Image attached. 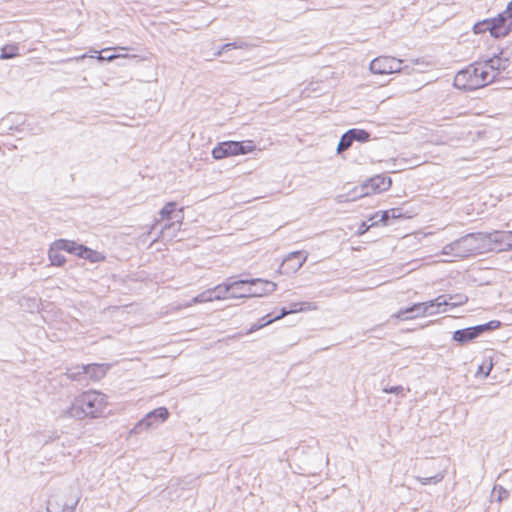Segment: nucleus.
<instances>
[{
	"label": "nucleus",
	"instance_id": "f257e3e1",
	"mask_svg": "<svg viewBox=\"0 0 512 512\" xmlns=\"http://www.w3.org/2000/svg\"><path fill=\"white\" fill-rule=\"evenodd\" d=\"M106 407V395L95 390H90L83 392L73 400L66 410V415L79 420L87 417L97 418L103 415Z\"/></svg>",
	"mask_w": 512,
	"mask_h": 512
},
{
	"label": "nucleus",
	"instance_id": "f03ea898",
	"mask_svg": "<svg viewBox=\"0 0 512 512\" xmlns=\"http://www.w3.org/2000/svg\"><path fill=\"white\" fill-rule=\"evenodd\" d=\"M494 82V75L482 62L468 65L457 72L453 85L459 90L472 91Z\"/></svg>",
	"mask_w": 512,
	"mask_h": 512
},
{
	"label": "nucleus",
	"instance_id": "7ed1b4c3",
	"mask_svg": "<svg viewBox=\"0 0 512 512\" xmlns=\"http://www.w3.org/2000/svg\"><path fill=\"white\" fill-rule=\"evenodd\" d=\"M481 232L469 233L455 241L446 244L441 251L442 255L467 258L482 254Z\"/></svg>",
	"mask_w": 512,
	"mask_h": 512
},
{
	"label": "nucleus",
	"instance_id": "20e7f679",
	"mask_svg": "<svg viewBox=\"0 0 512 512\" xmlns=\"http://www.w3.org/2000/svg\"><path fill=\"white\" fill-rule=\"evenodd\" d=\"M489 32L494 38H502L508 36L512 32V24H506L503 16H496L479 21L473 25V32L481 34Z\"/></svg>",
	"mask_w": 512,
	"mask_h": 512
},
{
	"label": "nucleus",
	"instance_id": "39448f33",
	"mask_svg": "<svg viewBox=\"0 0 512 512\" xmlns=\"http://www.w3.org/2000/svg\"><path fill=\"white\" fill-rule=\"evenodd\" d=\"M501 326V322L498 320H491L487 323L467 327L464 329H458L454 331L452 339L460 345H465L470 341L478 338L486 332H490L498 329Z\"/></svg>",
	"mask_w": 512,
	"mask_h": 512
},
{
	"label": "nucleus",
	"instance_id": "423d86ee",
	"mask_svg": "<svg viewBox=\"0 0 512 512\" xmlns=\"http://www.w3.org/2000/svg\"><path fill=\"white\" fill-rule=\"evenodd\" d=\"M510 231H493L491 233L481 232L482 253L491 251H511L509 242Z\"/></svg>",
	"mask_w": 512,
	"mask_h": 512
},
{
	"label": "nucleus",
	"instance_id": "0eeeda50",
	"mask_svg": "<svg viewBox=\"0 0 512 512\" xmlns=\"http://www.w3.org/2000/svg\"><path fill=\"white\" fill-rule=\"evenodd\" d=\"M253 148L252 141H225L213 148L212 156L214 159L220 160L228 156L247 154Z\"/></svg>",
	"mask_w": 512,
	"mask_h": 512
},
{
	"label": "nucleus",
	"instance_id": "6e6552de",
	"mask_svg": "<svg viewBox=\"0 0 512 512\" xmlns=\"http://www.w3.org/2000/svg\"><path fill=\"white\" fill-rule=\"evenodd\" d=\"M169 417V411L166 407H158L150 411L131 429L130 434H140L150 428L157 427Z\"/></svg>",
	"mask_w": 512,
	"mask_h": 512
},
{
	"label": "nucleus",
	"instance_id": "1a4fd4ad",
	"mask_svg": "<svg viewBox=\"0 0 512 512\" xmlns=\"http://www.w3.org/2000/svg\"><path fill=\"white\" fill-rule=\"evenodd\" d=\"M258 282H260V278L234 280L233 277H229L225 282L210 288L213 301L228 299V293L231 290H234L235 288L240 289L246 284L255 286Z\"/></svg>",
	"mask_w": 512,
	"mask_h": 512
},
{
	"label": "nucleus",
	"instance_id": "9d476101",
	"mask_svg": "<svg viewBox=\"0 0 512 512\" xmlns=\"http://www.w3.org/2000/svg\"><path fill=\"white\" fill-rule=\"evenodd\" d=\"M403 61L391 56H379L370 63V71L374 74H391L402 70Z\"/></svg>",
	"mask_w": 512,
	"mask_h": 512
},
{
	"label": "nucleus",
	"instance_id": "9b49d317",
	"mask_svg": "<svg viewBox=\"0 0 512 512\" xmlns=\"http://www.w3.org/2000/svg\"><path fill=\"white\" fill-rule=\"evenodd\" d=\"M392 180L390 177L384 175H376L367 180L361 186V193L359 197L369 195L370 193H381L388 190L391 187Z\"/></svg>",
	"mask_w": 512,
	"mask_h": 512
},
{
	"label": "nucleus",
	"instance_id": "f8f14e48",
	"mask_svg": "<svg viewBox=\"0 0 512 512\" xmlns=\"http://www.w3.org/2000/svg\"><path fill=\"white\" fill-rule=\"evenodd\" d=\"M307 260V253L303 251L291 252L280 266L281 274H293L297 272Z\"/></svg>",
	"mask_w": 512,
	"mask_h": 512
},
{
	"label": "nucleus",
	"instance_id": "ddd939ff",
	"mask_svg": "<svg viewBox=\"0 0 512 512\" xmlns=\"http://www.w3.org/2000/svg\"><path fill=\"white\" fill-rule=\"evenodd\" d=\"M258 284H262L264 286L263 292L249 289L246 293L237 294L233 290H231L228 293V298L240 299V298H250V297H262L264 295H268V294L274 292L277 288L276 283L268 281V280L260 279V282H258L257 285Z\"/></svg>",
	"mask_w": 512,
	"mask_h": 512
},
{
	"label": "nucleus",
	"instance_id": "4468645a",
	"mask_svg": "<svg viewBox=\"0 0 512 512\" xmlns=\"http://www.w3.org/2000/svg\"><path fill=\"white\" fill-rule=\"evenodd\" d=\"M427 316V307L425 302L415 303L407 308L400 309L392 317L400 320H409L417 317Z\"/></svg>",
	"mask_w": 512,
	"mask_h": 512
},
{
	"label": "nucleus",
	"instance_id": "2eb2a0df",
	"mask_svg": "<svg viewBox=\"0 0 512 512\" xmlns=\"http://www.w3.org/2000/svg\"><path fill=\"white\" fill-rule=\"evenodd\" d=\"M485 67L488 68L489 71H492V74L494 75V82L497 80V76L504 70L507 69L509 64L504 62L498 54L494 55L493 57L485 60L482 62Z\"/></svg>",
	"mask_w": 512,
	"mask_h": 512
},
{
	"label": "nucleus",
	"instance_id": "dca6fc26",
	"mask_svg": "<svg viewBox=\"0 0 512 512\" xmlns=\"http://www.w3.org/2000/svg\"><path fill=\"white\" fill-rule=\"evenodd\" d=\"M83 369L86 371V376L95 381L103 378L107 370L103 364H87Z\"/></svg>",
	"mask_w": 512,
	"mask_h": 512
},
{
	"label": "nucleus",
	"instance_id": "f3484780",
	"mask_svg": "<svg viewBox=\"0 0 512 512\" xmlns=\"http://www.w3.org/2000/svg\"><path fill=\"white\" fill-rule=\"evenodd\" d=\"M78 500L68 504L66 502H59L56 499H49L46 507V512H64L65 509H70L74 512Z\"/></svg>",
	"mask_w": 512,
	"mask_h": 512
},
{
	"label": "nucleus",
	"instance_id": "a211bd4d",
	"mask_svg": "<svg viewBox=\"0 0 512 512\" xmlns=\"http://www.w3.org/2000/svg\"><path fill=\"white\" fill-rule=\"evenodd\" d=\"M78 257L88 260L91 263H97L105 259L100 252L92 250L85 245H82L81 251L78 252Z\"/></svg>",
	"mask_w": 512,
	"mask_h": 512
},
{
	"label": "nucleus",
	"instance_id": "6ab92c4d",
	"mask_svg": "<svg viewBox=\"0 0 512 512\" xmlns=\"http://www.w3.org/2000/svg\"><path fill=\"white\" fill-rule=\"evenodd\" d=\"M448 305V300L446 295H440L437 298L425 302V307H427V315H434L439 312L440 307Z\"/></svg>",
	"mask_w": 512,
	"mask_h": 512
},
{
	"label": "nucleus",
	"instance_id": "aec40b11",
	"mask_svg": "<svg viewBox=\"0 0 512 512\" xmlns=\"http://www.w3.org/2000/svg\"><path fill=\"white\" fill-rule=\"evenodd\" d=\"M56 247L78 256V252L81 251L82 244H78L71 240L59 239L56 241Z\"/></svg>",
	"mask_w": 512,
	"mask_h": 512
},
{
	"label": "nucleus",
	"instance_id": "412c9836",
	"mask_svg": "<svg viewBox=\"0 0 512 512\" xmlns=\"http://www.w3.org/2000/svg\"><path fill=\"white\" fill-rule=\"evenodd\" d=\"M172 218H174L176 221L172 222V223H169V224H166L162 228V230H161L162 234H164L165 231L170 230L172 228L177 230V231L180 229V226H181V224L183 222V219H184V208L181 207L177 211L175 210V212L172 215Z\"/></svg>",
	"mask_w": 512,
	"mask_h": 512
},
{
	"label": "nucleus",
	"instance_id": "4be33fe9",
	"mask_svg": "<svg viewBox=\"0 0 512 512\" xmlns=\"http://www.w3.org/2000/svg\"><path fill=\"white\" fill-rule=\"evenodd\" d=\"M62 249L56 247V241L49 250V259L52 265L62 266L65 262V256L60 252Z\"/></svg>",
	"mask_w": 512,
	"mask_h": 512
},
{
	"label": "nucleus",
	"instance_id": "5701e85b",
	"mask_svg": "<svg viewBox=\"0 0 512 512\" xmlns=\"http://www.w3.org/2000/svg\"><path fill=\"white\" fill-rule=\"evenodd\" d=\"M402 217L401 209L392 208L390 210L382 211L378 216V223L382 222L384 225L389 224V219H397Z\"/></svg>",
	"mask_w": 512,
	"mask_h": 512
},
{
	"label": "nucleus",
	"instance_id": "b1692460",
	"mask_svg": "<svg viewBox=\"0 0 512 512\" xmlns=\"http://www.w3.org/2000/svg\"><path fill=\"white\" fill-rule=\"evenodd\" d=\"M349 135L352 137L353 142L358 141L365 143L370 139V133L363 129L352 128L348 130Z\"/></svg>",
	"mask_w": 512,
	"mask_h": 512
},
{
	"label": "nucleus",
	"instance_id": "393cba45",
	"mask_svg": "<svg viewBox=\"0 0 512 512\" xmlns=\"http://www.w3.org/2000/svg\"><path fill=\"white\" fill-rule=\"evenodd\" d=\"M84 365L69 368L66 375L73 381H81L86 376V371H83Z\"/></svg>",
	"mask_w": 512,
	"mask_h": 512
},
{
	"label": "nucleus",
	"instance_id": "a878e982",
	"mask_svg": "<svg viewBox=\"0 0 512 512\" xmlns=\"http://www.w3.org/2000/svg\"><path fill=\"white\" fill-rule=\"evenodd\" d=\"M445 476V471H440L433 476L429 477H416L417 481H419L422 485H431L437 484L441 482Z\"/></svg>",
	"mask_w": 512,
	"mask_h": 512
},
{
	"label": "nucleus",
	"instance_id": "bb28decb",
	"mask_svg": "<svg viewBox=\"0 0 512 512\" xmlns=\"http://www.w3.org/2000/svg\"><path fill=\"white\" fill-rule=\"evenodd\" d=\"M213 301V297H212V292H211V289H207L206 291L200 293L199 295L195 296L194 298L191 299V301L187 304V306H191L193 304H198V303H206V302H212Z\"/></svg>",
	"mask_w": 512,
	"mask_h": 512
},
{
	"label": "nucleus",
	"instance_id": "cd10ccee",
	"mask_svg": "<svg viewBox=\"0 0 512 512\" xmlns=\"http://www.w3.org/2000/svg\"><path fill=\"white\" fill-rule=\"evenodd\" d=\"M352 144H353L352 137L349 135V132L347 131L342 135V137L338 143L337 152L342 153V152L348 150Z\"/></svg>",
	"mask_w": 512,
	"mask_h": 512
},
{
	"label": "nucleus",
	"instance_id": "c85d7f7f",
	"mask_svg": "<svg viewBox=\"0 0 512 512\" xmlns=\"http://www.w3.org/2000/svg\"><path fill=\"white\" fill-rule=\"evenodd\" d=\"M18 55L17 45H6L2 48L0 59H11Z\"/></svg>",
	"mask_w": 512,
	"mask_h": 512
},
{
	"label": "nucleus",
	"instance_id": "c756f323",
	"mask_svg": "<svg viewBox=\"0 0 512 512\" xmlns=\"http://www.w3.org/2000/svg\"><path fill=\"white\" fill-rule=\"evenodd\" d=\"M175 208H176V202L166 203L165 206L159 212L161 220L171 219L173 213L175 212Z\"/></svg>",
	"mask_w": 512,
	"mask_h": 512
},
{
	"label": "nucleus",
	"instance_id": "7c9ffc66",
	"mask_svg": "<svg viewBox=\"0 0 512 512\" xmlns=\"http://www.w3.org/2000/svg\"><path fill=\"white\" fill-rule=\"evenodd\" d=\"M448 300V305L451 306H459L465 304L468 301V297L464 294H456L450 295Z\"/></svg>",
	"mask_w": 512,
	"mask_h": 512
},
{
	"label": "nucleus",
	"instance_id": "2f4dec72",
	"mask_svg": "<svg viewBox=\"0 0 512 512\" xmlns=\"http://www.w3.org/2000/svg\"><path fill=\"white\" fill-rule=\"evenodd\" d=\"M493 495L497 494V500L499 502H502L505 499L509 498L510 492L502 487L501 485H495L492 491Z\"/></svg>",
	"mask_w": 512,
	"mask_h": 512
},
{
	"label": "nucleus",
	"instance_id": "473e14b6",
	"mask_svg": "<svg viewBox=\"0 0 512 512\" xmlns=\"http://www.w3.org/2000/svg\"><path fill=\"white\" fill-rule=\"evenodd\" d=\"M498 56H500L504 62L509 64L510 60L512 59V43L501 49V51L498 53Z\"/></svg>",
	"mask_w": 512,
	"mask_h": 512
},
{
	"label": "nucleus",
	"instance_id": "72a5a7b5",
	"mask_svg": "<svg viewBox=\"0 0 512 512\" xmlns=\"http://www.w3.org/2000/svg\"><path fill=\"white\" fill-rule=\"evenodd\" d=\"M378 216H379V213H376L375 215H373L372 217H370V221H371V224L370 225H367L366 222H362L361 226L359 227V234H363L364 232H366L370 227H373L375 225L378 224Z\"/></svg>",
	"mask_w": 512,
	"mask_h": 512
},
{
	"label": "nucleus",
	"instance_id": "f704fd0d",
	"mask_svg": "<svg viewBox=\"0 0 512 512\" xmlns=\"http://www.w3.org/2000/svg\"><path fill=\"white\" fill-rule=\"evenodd\" d=\"M498 16H503L506 24H512V0L507 4L506 9L499 13Z\"/></svg>",
	"mask_w": 512,
	"mask_h": 512
},
{
	"label": "nucleus",
	"instance_id": "c9c22d12",
	"mask_svg": "<svg viewBox=\"0 0 512 512\" xmlns=\"http://www.w3.org/2000/svg\"><path fill=\"white\" fill-rule=\"evenodd\" d=\"M246 43L240 41V42H232V43H226L224 45H222V50H229L231 48L233 49H242L244 47H246Z\"/></svg>",
	"mask_w": 512,
	"mask_h": 512
},
{
	"label": "nucleus",
	"instance_id": "e433bc0d",
	"mask_svg": "<svg viewBox=\"0 0 512 512\" xmlns=\"http://www.w3.org/2000/svg\"><path fill=\"white\" fill-rule=\"evenodd\" d=\"M403 390H404V388L401 385L392 386V387H386V388L383 389V391L385 393H392V394H396V395L402 393Z\"/></svg>",
	"mask_w": 512,
	"mask_h": 512
},
{
	"label": "nucleus",
	"instance_id": "4c0bfd02",
	"mask_svg": "<svg viewBox=\"0 0 512 512\" xmlns=\"http://www.w3.org/2000/svg\"><path fill=\"white\" fill-rule=\"evenodd\" d=\"M493 364L490 362L487 367L484 364L480 365L477 371V374H483L484 377H487L492 370Z\"/></svg>",
	"mask_w": 512,
	"mask_h": 512
},
{
	"label": "nucleus",
	"instance_id": "58836bf2",
	"mask_svg": "<svg viewBox=\"0 0 512 512\" xmlns=\"http://www.w3.org/2000/svg\"><path fill=\"white\" fill-rule=\"evenodd\" d=\"M290 313H291L290 309L287 310L286 308H282L281 313L279 315L275 316L273 319H274V321L281 319L282 317H284Z\"/></svg>",
	"mask_w": 512,
	"mask_h": 512
},
{
	"label": "nucleus",
	"instance_id": "ea45409f",
	"mask_svg": "<svg viewBox=\"0 0 512 512\" xmlns=\"http://www.w3.org/2000/svg\"><path fill=\"white\" fill-rule=\"evenodd\" d=\"M301 305H302L301 303H293V304H291V307H290L291 313L301 311L302 310V308L300 307Z\"/></svg>",
	"mask_w": 512,
	"mask_h": 512
},
{
	"label": "nucleus",
	"instance_id": "a19ab883",
	"mask_svg": "<svg viewBox=\"0 0 512 512\" xmlns=\"http://www.w3.org/2000/svg\"><path fill=\"white\" fill-rule=\"evenodd\" d=\"M272 322H274V319H268V320L264 321V323H261L258 321V323H256V324H257L258 328L261 329V328L269 325Z\"/></svg>",
	"mask_w": 512,
	"mask_h": 512
},
{
	"label": "nucleus",
	"instance_id": "79ce46f5",
	"mask_svg": "<svg viewBox=\"0 0 512 512\" xmlns=\"http://www.w3.org/2000/svg\"><path fill=\"white\" fill-rule=\"evenodd\" d=\"M257 330H259V328H258L257 324L255 323V324H253V325L248 329V331L246 332V334H251V333H253V332L257 331Z\"/></svg>",
	"mask_w": 512,
	"mask_h": 512
},
{
	"label": "nucleus",
	"instance_id": "37998d69",
	"mask_svg": "<svg viewBox=\"0 0 512 512\" xmlns=\"http://www.w3.org/2000/svg\"><path fill=\"white\" fill-rule=\"evenodd\" d=\"M251 286H252V287H254V289H253V290H257V291H259V292H261V291L263 292V288H264V286H263L262 284H258V285H255V286H254V285H251Z\"/></svg>",
	"mask_w": 512,
	"mask_h": 512
},
{
	"label": "nucleus",
	"instance_id": "c03bdc74",
	"mask_svg": "<svg viewBox=\"0 0 512 512\" xmlns=\"http://www.w3.org/2000/svg\"><path fill=\"white\" fill-rule=\"evenodd\" d=\"M268 319H271L269 314H267V315L263 316L261 319H259V322L264 323V321H266Z\"/></svg>",
	"mask_w": 512,
	"mask_h": 512
},
{
	"label": "nucleus",
	"instance_id": "a18cd8bd",
	"mask_svg": "<svg viewBox=\"0 0 512 512\" xmlns=\"http://www.w3.org/2000/svg\"><path fill=\"white\" fill-rule=\"evenodd\" d=\"M224 51H225V50H222V47H221L218 51H216V52L214 53V55H215V56H217V57H218V56H221V55H222V53H223Z\"/></svg>",
	"mask_w": 512,
	"mask_h": 512
},
{
	"label": "nucleus",
	"instance_id": "49530a36",
	"mask_svg": "<svg viewBox=\"0 0 512 512\" xmlns=\"http://www.w3.org/2000/svg\"><path fill=\"white\" fill-rule=\"evenodd\" d=\"M510 236L511 237H509V242L511 243V250H512V231H510Z\"/></svg>",
	"mask_w": 512,
	"mask_h": 512
},
{
	"label": "nucleus",
	"instance_id": "de8ad7c7",
	"mask_svg": "<svg viewBox=\"0 0 512 512\" xmlns=\"http://www.w3.org/2000/svg\"><path fill=\"white\" fill-rule=\"evenodd\" d=\"M357 196H353L351 198H348L347 200H355Z\"/></svg>",
	"mask_w": 512,
	"mask_h": 512
},
{
	"label": "nucleus",
	"instance_id": "09e8293b",
	"mask_svg": "<svg viewBox=\"0 0 512 512\" xmlns=\"http://www.w3.org/2000/svg\"><path fill=\"white\" fill-rule=\"evenodd\" d=\"M64 512H71V510L70 509H65Z\"/></svg>",
	"mask_w": 512,
	"mask_h": 512
}]
</instances>
